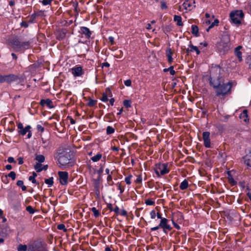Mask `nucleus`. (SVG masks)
I'll return each instance as SVG.
<instances>
[{
    "label": "nucleus",
    "mask_w": 251,
    "mask_h": 251,
    "mask_svg": "<svg viewBox=\"0 0 251 251\" xmlns=\"http://www.w3.org/2000/svg\"><path fill=\"white\" fill-rule=\"evenodd\" d=\"M223 70L219 65H212L210 69V84L214 88L217 96H225L230 93L232 82L224 83L221 76Z\"/></svg>",
    "instance_id": "obj_1"
},
{
    "label": "nucleus",
    "mask_w": 251,
    "mask_h": 251,
    "mask_svg": "<svg viewBox=\"0 0 251 251\" xmlns=\"http://www.w3.org/2000/svg\"><path fill=\"white\" fill-rule=\"evenodd\" d=\"M71 157L70 152L64 149H59L54 156L55 159L57 160V164L62 168H65L70 165Z\"/></svg>",
    "instance_id": "obj_2"
},
{
    "label": "nucleus",
    "mask_w": 251,
    "mask_h": 251,
    "mask_svg": "<svg viewBox=\"0 0 251 251\" xmlns=\"http://www.w3.org/2000/svg\"><path fill=\"white\" fill-rule=\"evenodd\" d=\"M230 36L227 32L223 33L221 40L217 44L218 50L223 53H225L230 48Z\"/></svg>",
    "instance_id": "obj_3"
},
{
    "label": "nucleus",
    "mask_w": 251,
    "mask_h": 251,
    "mask_svg": "<svg viewBox=\"0 0 251 251\" xmlns=\"http://www.w3.org/2000/svg\"><path fill=\"white\" fill-rule=\"evenodd\" d=\"M168 220L165 218H163V219H161L160 220L159 224L155 227L151 228V231H155L158 230L159 228H162L163 229V232L167 234L168 231L171 230L172 227L168 224Z\"/></svg>",
    "instance_id": "obj_4"
},
{
    "label": "nucleus",
    "mask_w": 251,
    "mask_h": 251,
    "mask_svg": "<svg viewBox=\"0 0 251 251\" xmlns=\"http://www.w3.org/2000/svg\"><path fill=\"white\" fill-rule=\"evenodd\" d=\"M244 17V13L241 10L232 11L230 14V18L232 23L238 25L241 24Z\"/></svg>",
    "instance_id": "obj_5"
},
{
    "label": "nucleus",
    "mask_w": 251,
    "mask_h": 251,
    "mask_svg": "<svg viewBox=\"0 0 251 251\" xmlns=\"http://www.w3.org/2000/svg\"><path fill=\"white\" fill-rule=\"evenodd\" d=\"M18 251H48L45 248L39 245H31L27 249L25 245L20 244L17 249Z\"/></svg>",
    "instance_id": "obj_6"
},
{
    "label": "nucleus",
    "mask_w": 251,
    "mask_h": 251,
    "mask_svg": "<svg viewBox=\"0 0 251 251\" xmlns=\"http://www.w3.org/2000/svg\"><path fill=\"white\" fill-rule=\"evenodd\" d=\"M154 170L158 176H159L160 175L167 174L170 171L168 167V165L165 163H159L156 164Z\"/></svg>",
    "instance_id": "obj_7"
},
{
    "label": "nucleus",
    "mask_w": 251,
    "mask_h": 251,
    "mask_svg": "<svg viewBox=\"0 0 251 251\" xmlns=\"http://www.w3.org/2000/svg\"><path fill=\"white\" fill-rule=\"evenodd\" d=\"M195 3L194 0H183L182 4L179 6V10L183 12L191 10L195 7Z\"/></svg>",
    "instance_id": "obj_8"
},
{
    "label": "nucleus",
    "mask_w": 251,
    "mask_h": 251,
    "mask_svg": "<svg viewBox=\"0 0 251 251\" xmlns=\"http://www.w3.org/2000/svg\"><path fill=\"white\" fill-rule=\"evenodd\" d=\"M71 72L73 75L75 77L81 76L84 72L82 68L79 65L75 66L71 69Z\"/></svg>",
    "instance_id": "obj_9"
},
{
    "label": "nucleus",
    "mask_w": 251,
    "mask_h": 251,
    "mask_svg": "<svg viewBox=\"0 0 251 251\" xmlns=\"http://www.w3.org/2000/svg\"><path fill=\"white\" fill-rule=\"evenodd\" d=\"M60 182L62 185H66L68 183V173L67 172H59Z\"/></svg>",
    "instance_id": "obj_10"
},
{
    "label": "nucleus",
    "mask_w": 251,
    "mask_h": 251,
    "mask_svg": "<svg viewBox=\"0 0 251 251\" xmlns=\"http://www.w3.org/2000/svg\"><path fill=\"white\" fill-rule=\"evenodd\" d=\"M19 79V77L13 74L3 75V83H11L17 81Z\"/></svg>",
    "instance_id": "obj_11"
},
{
    "label": "nucleus",
    "mask_w": 251,
    "mask_h": 251,
    "mask_svg": "<svg viewBox=\"0 0 251 251\" xmlns=\"http://www.w3.org/2000/svg\"><path fill=\"white\" fill-rule=\"evenodd\" d=\"M202 138L204 146L206 148H210L211 141L210 139V133L209 132H203L202 133Z\"/></svg>",
    "instance_id": "obj_12"
},
{
    "label": "nucleus",
    "mask_w": 251,
    "mask_h": 251,
    "mask_svg": "<svg viewBox=\"0 0 251 251\" xmlns=\"http://www.w3.org/2000/svg\"><path fill=\"white\" fill-rule=\"evenodd\" d=\"M80 33L84 35L85 38L87 39H89L92 34L90 29L88 27L85 26L80 27Z\"/></svg>",
    "instance_id": "obj_13"
},
{
    "label": "nucleus",
    "mask_w": 251,
    "mask_h": 251,
    "mask_svg": "<svg viewBox=\"0 0 251 251\" xmlns=\"http://www.w3.org/2000/svg\"><path fill=\"white\" fill-rule=\"evenodd\" d=\"M40 104L43 106L46 105L50 108H52L54 106L52 101L49 99L42 100L40 101Z\"/></svg>",
    "instance_id": "obj_14"
},
{
    "label": "nucleus",
    "mask_w": 251,
    "mask_h": 251,
    "mask_svg": "<svg viewBox=\"0 0 251 251\" xmlns=\"http://www.w3.org/2000/svg\"><path fill=\"white\" fill-rule=\"evenodd\" d=\"M242 48V46H239L236 48L234 50V53L238 57L239 62H241L242 61V52L240 51V50Z\"/></svg>",
    "instance_id": "obj_15"
},
{
    "label": "nucleus",
    "mask_w": 251,
    "mask_h": 251,
    "mask_svg": "<svg viewBox=\"0 0 251 251\" xmlns=\"http://www.w3.org/2000/svg\"><path fill=\"white\" fill-rule=\"evenodd\" d=\"M173 51L170 48L168 49L166 51V55L168 58V62L171 64L173 61V58L172 57Z\"/></svg>",
    "instance_id": "obj_16"
},
{
    "label": "nucleus",
    "mask_w": 251,
    "mask_h": 251,
    "mask_svg": "<svg viewBox=\"0 0 251 251\" xmlns=\"http://www.w3.org/2000/svg\"><path fill=\"white\" fill-rule=\"evenodd\" d=\"M245 163L248 166L251 167V151L245 156Z\"/></svg>",
    "instance_id": "obj_17"
},
{
    "label": "nucleus",
    "mask_w": 251,
    "mask_h": 251,
    "mask_svg": "<svg viewBox=\"0 0 251 251\" xmlns=\"http://www.w3.org/2000/svg\"><path fill=\"white\" fill-rule=\"evenodd\" d=\"M30 128L31 126H27L25 127H23L21 130H19L18 132L20 134L25 135L28 131H29Z\"/></svg>",
    "instance_id": "obj_18"
},
{
    "label": "nucleus",
    "mask_w": 251,
    "mask_h": 251,
    "mask_svg": "<svg viewBox=\"0 0 251 251\" xmlns=\"http://www.w3.org/2000/svg\"><path fill=\"white\" fill-rule=\"evenodd\" d=\"M174 21L176 22L177 25L182 26L183 25V23L182 22V18L180 16L175 15Z\"/></svg>",
    "instance_id": "obj_19"
},
{
    "label": "nucleus",
    "mask_w": 251,
    "mask_h": 251,
    "mask_svg": "<svg viewBox=\"0 0 251 251\" xmlns=\"http://www.w3.org/2000/svg\"><path fill=\"white\" fill-rule=\"evenodd\" d=\"M188 182L186 179H184L180 184L179 187L181 190H185L188 187Z\"/></svg>",
    "instance_id": "obj_20"
},
{
    "label": "nucleus",
    "mask_w": 251,
    "mask_h": 251,
    "mask_svg": "<svg viewBox=\"0 0 251 251\" xmlns=\"http://www.w3.org/2000/svg\"><path fill=\"white\" fill-rule=\"evenodd\" d=\"M191 29L192 34L195 35L196 36H198L199 32L198 27L196 25H193L191 26Z\"/></svg>",
    "instance_id": "obj_21"
},
{
    "label": "nucleus",
    "mask_w": 251,
    "mask_h": 251,
    "mask_svg": "<svg viewBox=\"0 0 251 251\" xmlns=\"http://www.w3.org/2000/svg\"><path fill=\"white\" fill-rule=\"evenodd\" d=\"M240 118L243 119L245 122H247L249 119L248 118L247 110H244L240 115Z\"/></svg>",
    "instance_id": "obj_22"
},
{
    "label": "nucleus",
    "mask_w": 251,
    "mask_h": 251,
    "mask_svg": "<svg viewBox=\"0 0 251 251\" xmlns=\"http://www.w3.org/2000/svg\"><path fill=\"white\" fill-rule=\"evenodd\" d=\"M102 157V155L100 153H97L96 155L91 158V159L94 162L99 161Z\"/></svg>",
    "instance_id": "obj_23"
},
{
    "label": "nucleus",
    "mask_w": 251,
    "mask_h": 251,
    "mask_svg": "<svg viewBox=\"0 0 251 251\" xmlns=\"http://www.w3.org/2000/svg\"><path fill=\"white\" fill-rule=\"evenodd\" d=\"M45 182L46 184L48 185V187H51V186H52L53 184V178L52 177H51L49 178L46 179L45 180Z\"/></svg>",
    "instance_id": "obj_24"
},
{
    "label": "nucleus",
    "mask_w": 251,
    "mask_h": 251,
    "mask_svg": "<svg viewBox=\"0 0 251 251\" xmlns=\"http://www.w3.org/2000/svg\"><path fill=\"white\" fill-rule=\"evenodd\" d=\"M35 159L40 163L44 162L45 161V157L43 155L39 154L36 156Z\"/></svg>",
    "instance_id": "obj_25"
},
{
    "label": "nucleus",
    "mask_w": 251,
    "mask_h": 251,
    "mask_svg": "<svg viewBox=\"0 0 251 251\" xmlns=\"http://www.w3.org/2000/svg\"><path fill=\"white\" fill-rule=\"evenodd\" d=\"M219 22L218 19H216L214 21L209 25V26L206 29V31L208 32L209 30L213 27L214 26H217Z\"/></svg>",
    "instance_id": "obj_26"
},
{
    "label": "nucleus",
    "mask_w": 251,
    "mask_h": 251,
    "mask_svg": "<svg viewBox=\"0 0 251 251\" xmlns=\"http://www.w3.org/2000/svg\"><path fill=\"white\" fill-rule=\"evenodd\" d=\"M163 71L164 72H170V73L171 75H174L176 73V72L174 70V67L173 66H170L169 68H166V69H164L163 70Z\"/></svg>",
    "instance_id": "obj_27"
},
{
    "label": "nucleus",
    "mask_w": 251,
    "mask_h": 251,
    "mask_svg": "<svg viewBox=\"0 0 251 251\" xmlns=\"http://www.w3.org/2000/svg\"><path fill=\"white\" fill-rule=\"evenodd\" d=\"M34 169L37 172H40L43 170L42 165L40 163H36L34 166Z\"/></svg>",
    "instance_id": "obj_28"
},
{
    "label": "nucleus",
    "mask_w": 251,
    "mask_h": 251,
    "mask_svg": "<svg viewBox=\"0 0 251 251\" xmlns=\"http://www.w3.org/2000/svg\"><path fill=\"white\" fill-rule=\"evenodd\" d=\"M189 47L191 48V49L190 50V51H196L197 54H199L200 53V50H199L198 48L196 46H194L192 45H191L189 46Z\"/></svg>",
    "instance_id": "obj_29"
},
{
    "label": "nucleus",
    "mask_w": 251,
    "mask_h": 251,
    "mask_svg": "<svg viewBox=\"0 0 251 251\" xmlns=\"http://www.w3.org/2000/svg\"><path fill=\"white\" fill-rule=\"evenodd\" d=\"M228 179L229 183L232 185H234L235 184H236V181L234 180L233 178L231 176L229 173H228Z\"/></svg>",
    "instance_id": "obj_30"
},
{
    "label": "nucleus",
    "mask_w": 251,
    "mask_h": 251,
    "mask_svg": "<svg viewBox=\"0 0 251 251\" xmlns=\"http://www.w3.org/2000/svg\"><path fill=\"white\" fill-rule=\"evenodd\" d=\"M115 129L110 126H108L106 128V133L107 134H111L114 132Z\"/></svg>",
    "instance_id": "obj_31"
},
{
    "label": "nucleus",
    "mask_w": 251,
    "mask_h": 251,
    "mask_svg": "<svg viewBox=\"0 0 251 251\" xmlns=\"http://www.w3.org/2000/svg\"><path fill=\"white\" fill-rule=\"evenodd\" d=\"M91 211L93 212V213H94V216L95 217H98L99 216V215H100V212L98 210H97L96 209V207H92V209H91Z\"/></svg>",
    "instance_id": "obj_32"
},
{
    "label": "nucleus",
    "mask_w": 251,
    "mask_h": 251,
    "mask_svg": "<svg viewBox=\"0 0 251 251\" xmlns=\"http://www.w3.org/2000/svg\"><path fill=\"white\" fill-rule=\"evenodd\" d=\"M124 105L126 108H129L131 107V101L129 100H125L124 101Z\"/></svg>",
    "instance_id": "obj_33"
},
{
    "label": "nucleus",
    "mask_w": 251,
    "mask_h": 251,
    "mask_svg": "<svg viewBox=\"0 0 251 251\" xmlns=\"http://www.w3.org/2000/svg\"><path fill=\"white\" fill-rule=\"evenodd\" d=\"M145 203L147 205H153L155 204V202L152 201L151 199H148L146 200Z\"/></svg>",
    "instance_id": "obj_34"
},
{
    "label": "nucleus",
    "mask_w": 251,
    "mask_h": 251,
    "mask_svg": "<svg viewBox=\"0 0 251 251\" xmlns=\"http://www.w3.org/2000/svg\"><path fill=\"white\" fill-rule=\"evenodd\" d=\"M132 175H129L128 176L126 177L125 179V181L126 182L127 184H131V181L130 179L132 178Z\"/></svg>",
    "instance_id": "obj_35"
},
{
    "label": "nucleus",
    "mask_w": 251,
    "mask_h": 251,
    "mask_svg": "<svg viewBox=\"0 0 251 251\" xmlns=\"http://www.w3.org/2000/svg\"><path fill=\"white\" fill-rule=\"evenodd\" d=\"M53 0H43L42 3L44 5H50Z\"/></svg>",
    "instance_id": "obj_36"
},
{
    "label": "nucleus",
    "mask_w": 251,
    "mask_h": 251,
    "mask_svg": "<svg viewBox=\"0 0 251 251\" xmlns=\"http://www.w3.org/2000/svg\"><path fill=\"white\" fill-rule=\"evenodd\" d=\"M26 210L30 213L33 214L34 213V210L31 206H28L26 208Z\"/></svg>",
    "instance_id": "obj_37"
},
{
    "label": "nucleus",
    "mask_w": 251,
    "mask_h": 251,
    "mask_svg": "<svg viewBox=\"0 0 251 251\" xmlns=\"http://www.w3.org/2000/svg\"><path fill=\"white\" fill-rule=\"evenodd\" d=\"M142 181V177L141 175H139L137 176V178L135 180V182L136 183L140 184Z\"/></svg>",
    "instance_id": "obj_38"
},
{
    "label": "nucleus",
    "mask_w": 251,
    "mask_h": 251,
    "mask_svg": "<svg viewBox=\"0 0 251 251\" xmlns=\"http://www.w3.org/2000/svg\"><path fill=\"white\" fill-rule=\"evenodd\" d=\"M151 219H154L156 217V213L154 210H151L150 213Z\"/></svg>",
    "instance_id": "obj_39"
},
{
    "label": "nucleus",
    "mask_w": 251,
    "mask_h": 251,
    "mask_svg": "<svg viewBox=\"0 0 251 251\" xmlns=\"http://www.w3.org/2000/svg\"><path fill=\"white\" fill-rule=\"evenodd\" d=\"M57 228L59 230H63L65 231L67 230V229L65 228V226L63 224H59L57 226Z\"/></svg>",
    "instance_id": "obj_40"
},
{
    "label": "nucleus",
    "mask_w": 251,
    "mask_h": 251,
    "mask_svg": "<svg viewBox=\"0 0 251 251\" xmlns=\"http://www.w3.org/2000/svg\"><path fill=\"white\" fill-rule=\"evenodd\" d=\"M8 176L11 177L13 180H14L16 178V174L14 172H11L8 174Z\"/></svg>",
    "instance_id": "obj_41"
},
{
    "label": "nucleus",
    "mask_w": 251,
    "mask_h": 251,
    "mask_svg": "<svg viewBox=\"0 0 251 251\" xmlns=\"http://www.w3.org/2000/svg\"><path fill=\"white\" fill-rule=\"evenodd\" d=\"M103 102H106L108 100L107 96L105 94L102 95V97L100 99Z\"/></svg>",
    "instance_id": "obj_42"
},
{
    "label": "nucleus",
    "mask_w": 251,
    "mask_h": 251,
    "mask_svg": "<svg viewBox=\"0 0 251 251\" xmlns=\"http://www.w3.org/2000/svg\"><path fill=\"white\" fill-rule=\"evenodd\" d=\"M120 215L124 216L127 215V212L125 209L120 210L119 214Z\"/></svg>",
    "instance_id": "obj_43"
},
{
    "label": "nucleus",
    "mask_w": 251,
    "mask_h": 251,
    "mask_svg": "<svg viewBox=\"0 0 251 251\" xmlns=\"http://www.w3.org/2000/svg\"><path fill=\"white\" fill-rule=\"evenodd\" d=\"M124 84L126 86H130L131 84V81L130 79H127L125 81Z\"/></svg>",
    "instance_id": "obj_44"
},
{
    "label": "nucleus",
    "mask_w": 251,
    "mask_h": 251,
    "mask_svg": "<svg viewBox=\"0 0 251 251\" xmlns=\"http://www.w3.org/2000/svg\"><path fill=\"white\" fill-rule=\"evenodd\" d=\"M107 181L109 185H112L110 182H112V177L111 175H109L107 177Z\"/></svg>",
    "instance_id": "obj_45"
},
{
    "label": "nucleus",
    "mask_w": 251,
    "mask_h": 251,
    "mask_svg": "<svg viewBox=\"0 0 251 251\" xmlns=\"http://www.w3.org/2000/svg\"><path fill=\"white\" fill-rule=\"evenodd\" d=\"M96 103V101L94 100H91L89 101L88 104L89 106H94Z\"/></svg>",
    "instance_id": "obj_46"
},
{
    "label": "nucleus",
    "mask_w": 251,
    "mask_h": 251,
    "mask_svg": "<svg viewBox=\"0 0 251 251\" xmlns=\"http://www.w3.org/2000/svg\"><path fill=\"white\" fill-rule=\"evenodd\" d=\"M118 189L120 190V193L122 194L124 191V188L122 187L120 183H118Z\"/></svg>",
    "instance_id": "obj_47"
},
{
    "label": "nucleus",
    "mask_w": 251,
    "mask_h": 251,
    "mask_svg": "<svg viewBox=\"0 0 251 251\" xmlns=\"http://www.w3.org/2000/svg\"><path fill=\"white\" fill-rule=\"evenodd\" d=\"M7 161L9 163H15L16 161L14 160V158L12 157H9L8 158Z\"/></svg>",
    "instance_id": "obj_48"
},
{
    "label": "nucleus",
    "mask_w": 251,
    "mask_h": 251,
    "mask_svg": "<svg viewBox=\"0 0 251 251\" xmlns=\"http://www.w3.org/2000/svg\"><path fill=\"white\" fill-rule=\"evenodd\" d=\"M120 211V209L117 206H116L115 208L113 210V211H114L117 214H119Z\"/></svg>",
    "instance_id": "obj_49"
},
{
    "label": "nucleus",
    "mask_w": 251,
    "mask_h": 251,
    "mask_svg": "<svg viewBox=\"0 0 251 251\" xmlns=\"http://www.w3.org/2000/svg\"><path fill=\"white\" fill-rule=\"evenodd\" d=\"M37 128L38 129V131H40L41 132H43L44 130V128L43 127H42L41 125H37Z\"/></svg>",
    "instance_id": "obj_50"
},
{
    "label": "nucleus",
    "mask_w": 251,
    "mask_h": 251,
    "mask_svg": "<svg viewBox=\"0 0 251 251\" xmlns=\"http://www.w3.org/2000/svg\"><path fill=\"white\" fill-rule=\"evenodd\" d=\"M108 40L109 42H110L111 45H113L114 44V38L112 36H110L108 37Z\"/></svg>",
    "instance_id": "obj_51"
},
{
    "label": "nucleus",
    "mask_w": 251,
    "mask_h": 251,
    "mask_svg": "<svg viewBox=\"0 0 251 251\" xmlns=\"http://www.w3.org/2000/svg\"><path fill=\"white\" fill-rule=\"evenodd\" d=\"M107 208H108V209H109L111 211H113L114 209L113 208V205L111 203H108L107 204Z\"/></svg>",
    "instance_id": "obj_52"
},
{
    "label": "nucleus",
    "mask_w": 251,
    "mask_h": 251,
    "mask_svg": "<svg viewBox=\"0 0 251 251\" xmlns=\"http://www.w3.org/2000/svg\"><path fill=\"white\" fill-rule=\"evenodd\" d=\"M29 180L30 181H31L33 183H35L36 182V180L35 179V178H34V176H30L29 177Z\"/></svg>",
    "instance_id": "obj_53"
},
{
    "label": "nucleus",
    "mask_w": 251,
    "mask_h": 251,
    "mask_svg": "<svg viewBox=\"0 0 251 251\" xmlns=\"http://www.w3.org/2000/svg\"><path fill=\"white\" fill-rule=\"evenodd\" d=\"M17 185L18 186H20V187H21L22 186H23V185H24V182H23V181H22V180H18V181H17Z\"/></svg>",
    "instance_id": "obj_54"
},
{
    "label": "nucleus",
    "mask_w": 251,
    "mask_h": 251,
    "mask_svg": "<svg viewBox=\"0 0 251 251\" xmlns=\"http://www.w3.org/2000/svg\"><path fill=\"white\" fill-rule=\"evenodd\" d=\"M248 63L249 64L250 68H251V55L249 56L248 57Z\"/></svg>",
    "instance_id": "obj_55"
},
{
    "label": "nucleus",
    "mask_w": 251,
    "mask_h": 251,
    "mask_svg": "<svg viewBox=\"0 0 251 251\" xmlns=\"http://www.w3.org/2000/svg\"><path fill=\"white\" fill-rule=\"evenodd\" d=\"M24 126L23 124L21 123H19L18 124V128L19 130H21L22 128H23Z\"/></svg>",
    "instance_id": "obj_56"
},
{
    "label": "nucleus",
    "mask_w": 251,
    "mask_h": 251,
    "mask_svg": "<svg viewBox=\"0 0 251 251\" xmlns=\"http://www.w3.org/2000/svg\"><path fill=\"white\" fill-rule=\"evenodd\" d=\"M110 66V64L108 62H104L102 64V67H109Z\"/></svg>",
    "instance_id": "obj_57"
},
{
    "label": "nucleus",
    "mask_w": 251,
    "mask_h": 251,
    "mask_svg": "<svg viewBox=\"0 0 251 251\" xmlns=\"http://www.w3.org/2000/svg\"><path fill=\"white\" fill-rule=\"evenodd\" d=\"M19 164H22L24 163L23 159L22 157H19L18 159Z\"/></svg>",
    "instance_id": "obj_58"
},
{
    "label": "nucleus",
    "mask_w": 251,
    "mask_h": 251,
    "mask_svg": "<svg viewBox=\"0 0 251 251\" xmlns=\"http://www.w3.org/2000/svg\"><path fill=\"white\" fill-rule=\"evenodd\" d=\"M247 9H249L251 12V2H249L246 6Z\"/></svg>",
    "instance_id": "obj_59"
},
{
    "label": "nucleus",
    "mask_w": 251,
    "mask_h": 251,
    "mask_svg": "<svg viewBox=\"0 0 251 251\" xmlns=\"http://www.w3.org/2000/svg\"><path fill=\"white\" fill-rule=\"evenodd\" d=\"M158 219H160V220H161V219H163V218L162 217L161 214L160 213H157L156 215Z\"/></svg>",
    "instance_id": "obj_60"
},
{
    "label": "nucleus",
    "mask_w": 251,
    "mask_h": 251,
    "mask_svg": "<svg viewBox=\"0 0 251 251\" xmlns=\"http://www.w3.org/2000/svg\"><path fill=\"white\" fill-rule=\"evenodd\" d=\"M161 8L162 9H166L167 8V6L165 2H161Z\"/></svg>",
    "instance_id": "obj_61"
},
{
    "label": "nucleus",
    "mask_w": 251,
    "mask_h": 251,
    "mask_svg": "<svg viewBox=\"0 0 251 251\" xmlns=\"http://www.w3.org/2000/svg\"><path fill=\"white\" fill-rule=\"evenodd\" d=\"M109 101H110V103L111 105H113L114 104V102L115 101V100H114V98H111L110 100H109Z\"/></svg>",
    "instance_id": "obj_62"
},
{
    "label": "nucleus",
    "mask_w": 251,
    "mask_h": 251,
    "mask_svg": "<svg viewBox=\"0 0 251 251\" xmlns=\"http://www.w3.org/2000/svg\"><path fill=\"white\" fill-rule=\"evenodd\" d=\"M5 168L8 170H10L12 169V166L11 165H7L5 166Z\"/></svg>",
    "instance_id": "obj_63"
},
{
    "label": "nucleus",
    "mask_w": 251,
    "mask_h": 251,
    "mask_svg": "<svg viewBox=\"0 0 251 251\" xmlns=\"http://www.w3.org/2000/svg\"><path fill=\"white\" fill-rule=\"evenodd\" d=\"M21 25L23 26H25V27H27L28 25H27V24L26 23L23 22L21 23Z\"/></svg>",
    "instance_id": "obj_64"
}]
</instances>
